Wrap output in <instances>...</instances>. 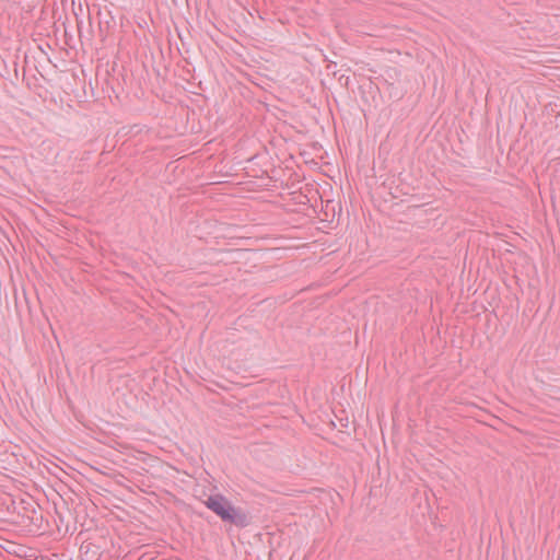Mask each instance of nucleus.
Here are the masks:
<instances>
[{
	"label": "nucleus",
	"mask_w": 560,
	"mask_h": 560,
	"mask_svg": "<svg viewBox=\"0 0 560 560\" xmlns=\"http://www.w3.org/2000/svg\"><path fill=\"white\" fill-rule=\"evenodd\" d=\"M206 505L219 515L222 521L230 522L237 526L246 525V515L236 512L222 495L209 497L206 501Z\"/></svg>",
	"instance_id": "obj_1"
}]
</instances>
